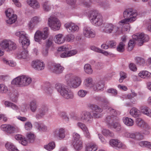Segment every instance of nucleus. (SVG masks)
Here are the masks:
<instances>
[{"instance_id":"64","label":"nucleus","mask_w":151,"mask_h":151,"mask_svg":"<svg viewBox=\"0 0 151 151\" xmlns=\"http://www.w3.org/2000/svg\"><path fill=\"white\" fill-rule=\"evenodd\" d=\"M32 127V125L31 123L29 122H26L24 124V128L27 131L30 130Z\"/></svg>"},{"instance_id":"30","label":"nucleus","mask_w":151,"mask_h":151,"mask_svg":"<svg viewBox=\"0 0 151 151\" xmlns=\"http://www.w3.org/2000/svg\"><path fill=\"white\" fill-rule=\"evenodd\" d=\"M29 106L30 109L32 112H35L37 109L36 100L35 99L31 100L29 102Z\"/></svg>"},{"instance_id":"7","label":"nucleus","mask_w":151,"mask_h":151,"mask_svg":"<svg viewBox=\"0 0 151 151\" xmlns=\"http://www.w3.org/2000/svg\"><path fill=\"white\" fill-rule=\"evenodd\" d=\"M0 46L7 52L14 51L17 48L16 43L10 39H5L0 41Z\"/></svg>"},{"instance_id":"53","label":"nucleus","mask_w":151,"mask_h":151,"mask_svg":"<svg viewBox=\"0 0 151 151\" xmlns=\"http://www.w3.org/2000/svg\"><path fill=\"white\" fill-rule=\"evenodd\" d=\"M123 136L124 137L127 138L134 139L135 133L127 131L123 134Z\"/></svg>"},{"instance_id":"5","label":"nucleus","mask_w":151,"mask_h":151,"mask_svg":"<svg viewBox=\"0 0 151 151\" xmlns=\"http://www.w3.org/2000/svg\"><path fill=\"white\" fill-rule=\"evenodd\" d=\"M88 17L91 22L95 26H99L103 24L102 17L97 11H92L88 15Z\"/></svg>"},{"instance_id":"20","label":"nucleus","mask_w":151,"mask_h":151,"mask_svg":"<svg viewBox=\"0 0 151 151\" xmlns=\"http://www.w3.org/2000/svg\"><path fill=\"white\" fill-rule=\"evenodd\" d=\"M32 66L34 69L38 70H42L44 68L45 65L43 63L39 60L33 61L32 63Z\"/></svg>"},{"instance_id":"37","label":"nucleus","mask_w":151,"mask_h":151,"mask_svg":"<svg viewBox=\"0 0 151 151\" xmlns=\"http://www.w3.org/2000/svg\"><path fill=\"white\" fill-rule=\"evenodd\" d=\"M98 147L95 144L91 143L87 145L85 151H96Z\"/></svg>"},{"instance_id":"6","label":"nucleus","mask_w":151,"mask_h":151,"mask_svg":"<svg viewBox=\"0 0 151 151\" xmlns=\"http://www.w3.org/2000/svg\"><path fill=\"white\" fill-rule=\"evenodd\" d=\"M101 31L107 33H116L117 35H120L122 33L121 28H119L112 24L104 23L103 27L100 29Z\"/></svg>"},{"instance_id":"4","label":"nucleus","mask_w":151,"mask_h":151,"mask_svg":"<svg viewBox=\"0 0 151 151\" xmlns=\"http://www.w3.org/2000/svg\"><path fill=\"white\" fill-rule=\"evenodd\" d=\"M106 107H103L104 109H107L108 111L110 112L105 118L104 121L108 126L110 127L112 126L113 122L119 120L118 118L116 116V112L115 110L108 106H106Z\"/></svg>"},{"instance_id":"46","label":"nucleus","mask_w":151,"mask_h":151,"mask_svg":"<svg viewBox=\"0 0 151 151\" xmlns=\"http://www.w3.org/2000/svg\"><path fill=\"white\" fill-rule=\"evenodd\" d=\"M16 36L19 37V39H24L28 37L27 34L25 32L22 31H18L15 33Z\"/></svg>"},{"instance_id":"15","label":"nucleus","mask_w":151,"mask_h":151,"mask_svg":"<svg viewBox=\"0 0 151 151\" xmlns=\"http://www.w3.org/2000/svg\"><path fill=\"white\" fill-rule=\"evenodd\" d=\"M88 107L91 110L95 111V112L93 114V118L94 117L96 118H100L101 117L102 115L101 113L103 110L100 108L99 106L97 105L89 104L88 106Z\"/></svg>"},{"instance_id":"1","label":"nucleus","mask_w":151,"mask_h":151,"mask_svg":"<svg viewBox=\"0 0 151 151\" xmlns=\"http://www.w3.org/2000/svg\"><path fill=\"white\" fill-rule=\"evenodd\" d=\"M55 88L61 96L66 99H72L74 97L73 92L67 88L63 84L57 83L55 84Z\"/></svg>"},{"instance_id":"8","label":"nucleus","mask_w":151,"mask_h":151,"mask_svg":"<svg viewBox=\"0 0 151 151\" xmlns=\"http://www.w3.org/2000/svg\"><path fill=\"white\" fill-rule=\"evenodd\" d=\"M49 34V28H44L42 30H37L35 33L34 37L35 41L40 43L42 40H45L48 37Z\"/></svg>"},{"instance_id":"43","label":"nucleus","mask_w":151,"mask_h":151,"mask_svg":"<svg viewBox=\"0 0 151 151\" xmlns=\"http://www.w3.org/2000/svg\"><path fill=\"white\" fill-rule=\"evenodd\" d=\"M55 145L54 142H51L44 145V148L48 151H51L55 147Z\"/></svg>"},{"instance_id":"49","label":"nucleus","mask_w":151,"mask_h":151,"mask_svg":"<svg viewBox=\"0 0 151 151\" xmlns=\"http://www.w3.org/2000/svg\"><path fill=\"white\" fill-rule=\"evenodd\" d=\"M110 127H112L114 129L115 131L117 132H120L122 130V127L120 123L118 122H115L112 124V126Z\"/></svg>"},{"instance_id":"3","label":"nucleus","mask_w":151,"mask_h":151,"mask_svg":"<svg viewBox=\"0 0 151 151\" xmlns=\"http://www.w3.org/2000/svg\"><path fill=\"white\" fill-rule=\"evenodd\" d=\"M137 12L133 9H126L123 12V17L125 19L121 20V22H133L137 19Z\"/></svg>"},{"instance_id":"57","label":"nucleus","mask_w":151,"mask_h":151,"mask_svg":"<svg viewBox=\"0 0 151 151\" xmlns=\"http://www.w3.org/2000/svg\"><path fill=\"white\" fill-rule=\"evenodd\" d=\"M5 13L7 17L12 16L13 15H16L14 14L13 10L12 8L8 9L5 11Z\"/></svg>"},{"instance_id":"28","label":"nucleus","mask_w":151,"mask_h":151,"mask_svg":"<svg viewBox=\"0 0 151 151\" xmlns=\"http://www.w3.org/2000/svg\"><path fill=\"white\" fill-rule=\"evenodd\" d=\"M15 139L19 141V142L23 145L26 146L28 143V141L27 139L22 135L17 134L16 135L14 136Z\"/></svg>"},{"instance_id":"39","label":"nucleus","mask_w":151,"mask_h":151,"mask_svg":"<svg viewBox=\"0 0 151 151\" xmlns=\"http://www.w3.org/2000/svg\"><path fill=\"white\" fill-rule=\"evenodd\" d=\"M5 146L6 149L9 151H19L16 147L10 142L6 143Z\"/></svg>"},{"instance_id":"56","label":"nucleus","mask_w":151,"mask_h":151,"mask_svg":"<svg viewBox=\"0 0 151 151\" xmlns=\"http://www.w3.org/2000/svg\"><path fill=\"white\" fill-rule=\"evenodd\" d=\"M3 63L7 65H9L12 67L15 66L16 65V63L13 60H7L5 58H3L2 59Z\"/></svg>"},{"instance_id":"11","label":"nucleus","mask_w":151,"mask_h":151,"mask_svg":"<svg viewBox=\"0 0 151 151\" xmlns=\"http://www.w3.org/2000/svg\"><path fill=\"white\" fill-rule=\"evenodd\" d=\"M1 129L7 134H12L19 131V128L15 125L10 124H2L1 126Z\"/></svg>"},{"instance_id":"29","label":"nucleus","mask_w":151,"mask_h":151,"mask_svg":"<svg viewBox=\"0 0 151 151\" xmlns=\"http://www.w3.org/2000/svg\"><path fill=\"white\" fill-rule=\"evenodd\" d=\"M130 115L134 118H137L141 115L140 111L135 107H132L130 110Z\"/></svg>"},{"instance_id":"62","label":"nucleus","mask_w":151,"mask_h":151,"mask_svg":"<svg viewBox=\"0 0 151 151\" xmlns=\"http://www.w3.org/2000/svg\"><path fill=\"white\" fill-rule=\"evenodd\" d=\"M73 142H78L79 141H81L80 135L76 132H74L73 134Z\"/></svg>"},{"instance_id":"9","label":"nucleus","mask_w":151,"mask_h":151,"mask_svg":"<svg viewBox=\"0 0 151 151\" xmlns=\"http://www.w3.org/2000/svg\"><path fill=\"white\" fill-rule=\"evenodd\" d=\"M76 119L78 121H83L87 124H91L93 121V116L91 113L87 111H82Z\"/></svg>"},{"instance_id":"40","label":"nucleus","mask_w":151,"mask_h":151,"mask_svg":"<svg viewBox=\"0 0 151 151\" xmlns=\"http://www.w3.org/2000/svg\"><path fill=\"white\" fill-rule=\"evenodd\" d=\"M138 76L142 78H147L151 77V73L147 71L142 70L138 73Z\"/></svg>"},{"instance_id":"35","label":"nucleus","mask_w":151,"mask_h":151,"mask_svg":"<svg viewBox=\"0 0 151 151\" xmlns=\"http://www.w3.org/2000/svg\"><path fill=\"white\" fill-rule=\"evenodd\" d=\"M122 120L124 123L127 126H132L134 124V120L130 118L124 117Z\"/></svg>"},{"instance_id":"60","label":"nucleus","mask_w":151,"mask_h":151,"mask_svg":"<svg viewBox=\"0 0 151 151\" xmlns=\"http://www.w3.org/2000/svg\"><path fill=\"white\" fill-rule=\"evenodd\" d=\"M144 138V136L142 133L139 132H137L135 133L134 139L135 140H139Z\"/></svg>"},{"instance_id":"25","label":"nucleus","mask_w":151,"mask_h":151,"mask_svg":"<svg viewBox=\"0 0 151 151\" xmlns=\"http://www.w3.org/2000/svg\"><path fill=\"white\" fill-rule=\"evenodd\" d=\"M27 3L34 9H37L40 7V4L37 0H27Z\"/></svg>"},{"instance_id":"52","label":"nucleus","mask_w":151,"mask_h":151,"mask_svg":"<svg viewBox=\"0 0 151 151\" xmlns=\"http://www.w3.org/2000/svg\"><path fill=\"white\" fill-rule=\"evenodd\" d=\"M32 78L28 76L24 75V86L29 85L32 82Z\"/></svg>"},{"instance_id":"55","label":"nucleus","mask_w":151,"mask_h":151,"mask_svg":"<svg viewBox=\"0 0 151 151\" xmlns=\"http://www.w3.org/2000/svg\"><path fill=\"white\" fill-rule=\"evenodd\" d=\"M27 137L29 142H33L35 138V134L31 132H29L27 133Z\"/></svg>"},{"instance_id":"34","label":"nucleus","mask_w":151,"mask_h":151,"mask_svg":"<svg viewBox=\"0 0 151 151\" xmlns=\"http://www.w3.org/2000/svg\"><path fill=\"white\" fill-rule=\"evenodd\" d=\"M35 125L40 131L46 132L47 130V127L41 122H36L35 123Z\"/></svg>"},{"instance_id":"63","label":"nucleus","mask_w":151,"mask_h":151,"mask_svg":"<svg viewBox=\"0 0 151 151\" xmlns=\"http://www.w3.org/2000/svg\"><path fill=\"white\" fill-rule=\"evenodd\" d=\"M76 126L78 128L81 129L83 131L86 129L87 128L85 124L81 122H78L76 124Z\"/></svg>"},{"instance_id":"2","label":"nucleus","mask_w":151,"mask_h":151,"mask_svg":"<svg viewBox=\"0 0 151 151\" xmlns=\"http://www.w3.org/2000/svg\"><path fill=\"white\" fill-rule=\"evenodd\" d=\"M67 85L71 88H76L79 87L82 83L80 77L72 74H68L65 77Z\"/></svg>"},{"instance_id":"44","label":"nucleus","mask_w":151,"mask_h":151,"mask_svg":"<svg viewBox=\"0 0 151 151\" xmlns=\"http://www.w3.org/2000/svg\"><path fill=\"white\" fill-rule=\"evenodd\" d=\"M91 47L92 50L96 52L102 53L105 56H107L111 55L110 52L105 50H102L101 49L96 47L95 46H92Z\"/></svg>"},{"instance_id":"16","label":"nucleus","mask_w":151,"mask_h":151,"mask_svg":"<svg viewBox=\"0 0 151 151\" xmlns=\"http://www.w3.org/2000/svg\"><path fill=\"white\" fill-rule=\"evenodd\" d=\"M42 21V19L39 16H35L31 19L28 24L30 29L32 30L36 27Z\"/></svg>"},{"instance_id":"31","label":"nucleus","mask_w":151,"mask_h":151,"mask_svg":"<svg viewBox=\"0 0 151 151\" xmlns=\"http://www.w3.org/2000/svg\"><path fill=\"white\" fill-rule=\"evenodd\" d=\"M104 88V84L103 82L100 81L94 84L93 89V91H98L103 90Z\"/></svg>"},{"instance_id":"59","label":"nucleus","mask_w":151,"mask_h":151,"mask_svg":"<svg viewBox=\"0 0 151 151\" xmlns=\"http://www.w3.org/2000/svg\"><path fill=\"white\" fill-rule=\"evenodd\" d=\"M87 94V91L86 90L82 89L79 90L77 93V95L80 98L84 97Z\"/></svg>"},{"instance_id":"32","label":"nucleus","mask_w":151,"mask_h":151,"mask_svg":"<svg viewBox=\"0 0 151 151\" xmlns=\"http://www.w3.org/2000/svg\"><path fill=\"white\" fill-rule=\"evenodd\" d=\"M43 9L45 12H49L52 6L49 1H45L42 4Z\"/></svg>"},{"instance_id":"41","label":"nucleus","mask_w":151,"mask_h":151,"mask_svg":"<svg viewBox=\"0 0 151 151\" xmlns=\"http://www.w3.org/2000/svg\"><path fill=\"white\" fill-rule=\"evenodd\" d=\"M19 42L22 45V47L24 49L26 48L29 45V40L28 37L25 38L24 39H19Z\"/></svg>"},{"instance_id":"27","label":"nucleus","mask_w":151,"mask_h":151,"mask_svg":"<svg viewBox=\"0 0 151 151\" xmlns=\"http://www.w3.org/2000/svg\"><path fill=\"white\" fill-rule=\"evenodd\" d=\"M94 84L92 78L90 77L86 78L83 82V85L84 86L89 88H93Z\"/></svg>"},{"instance_id":"45","label":"nucleus","mask_w":151,"mask_h":151,"mask_svg":"<svg viewBox=\"0 0 151 151\" xmlns=\"http://www.w3.org/2000/svg\"><path fill=\"white\" fill-rule=\"evenodd\" d=\"M7 17L8 19L6 20V22L8 24H11L14 23L17 19V15H13V16Z\"/></svg>"},{"instance_id":"42","label":"nucleus","mask_w":151,"mask_h":151,"mask_svg":"<svg viewBox=\"0 0 151 151\" xmlns=\"http://www.w3.org/2000/svg\"><path fill=\"white\" fill-rule=\"evenodd\" d=\"M19 96L18 92L17 91H14L10 96V99L13 102H17Z\"/></svg>"},{"instance_id":"36","label":"nucleus","mask_w":151,"mask_h":151,"mask_svg":"<svg viewBox=\"0 0 151 151\" xmlns=\"http://www.w3.org/2000/svg\"><path fill=\"white\" fill-rule=\"evenodd\" d=\"M131 93L128 94H124L122 97V100H124V99H131L137 96V94L133 90H131Z\"/></svg>"},{"instance_id":"54","label":"nucleus","mask_w":151,"mask_h":151,"mask_svg":"<svg viewBox=\"0 0 151 151\" xmlns=\"http://www.w3.org/2000/svg\"><path fill=\"white\" fill-rule=\"evenodd\" d=\"M150 127L149 125L143 128V130L142 132V134L144 136L149 135L150 133Z\"/></svg>"},{"instance_id":"26","label":"nucleus","mask_w":151,"mask_h":151,"mask_svg":"<svg viewBox=\"0 0 151 151\" xmlns=\"http://www.w3.org/2000/svg\"><path fill=\"white\" fill-rule=\"evenodd\" d=\"M129 22H121V20L119 22V24L122 27H120L119 28H121V30L122 31V34L123 32L128 31L130 30V25L128 23Z\"/></svg>"},{"instance_id":"38","label":"nucleus","mask_w":151,"mask_h":151,"mask_svg":"<svg viewBox=\"0 0 151 151\" xmlns=\"http://www.w3.org/2000/svg\"><path fill=\"white\" fill-rule=\"evenodd\" d=\"M17 56L18 58L20 59H27L29 57L28 52L27 50H24L21 53H18Z\"/></svg>"},{"instance_id":"13","label":"nucleus","mask_w":151,"mask_h":151,"mask_svg":"<svg viewBox=\"0 0 151 151\" xmlns=\"http://www.w3.org/2000/svg\"><path fill=\"white\" fill-rule=\"evenodd\" d=\"M65 132L66 130L65 128H58L53 130V134L55 138L61 140L65 138Z\"/></svg>"},{"instance_id":"22","label":"nucleus","mask_w":151,"mask_h":151,"mask_svg":"<svg viewBox=\"0 0 151 151\" xmlns=\"http://www.w3.org/2000/svg\"><path fill=\"white\" fill-rule=\"evenodd\" d=\"M65 27L69 32L78 31L79 29L78 27L73 23H67L65 24Z\"/></svg>"},{"instance_id":"14","label":"nucleus","mask_w":151,"mask_h":151,"mask_svg":"<svg viewBox=\"0 0 151 151\" xmlns=\"http://www.w3.org/2000/svg\"><path fill=\"white\" fill-rule=\"evenodd\" d=\"M110 145L113 148L116 149H125L127 148V146L117 139H111L109 141Z\"/></svg>"},{"instance_id":"51","label":"nucleus","mask_w":151,"mask_h":151,"mask_svg":"<svg viewBox=\"0 0 151 151\" xmlns=\"http://www.w3.org/2000/svg\"><path fill=\"white\" fill-rule=\"evenodd\" d=\"M8 88L7 86L3 84H0V93L5 94L7 93Z\"/></svg>"},{"instance_id":"33","label":"nucleus","mask_w":151,"mask_h":151,"mask_svg":"<svg viewBox=\"0 0 151 151\" xmlns=\"http://www.w3.org/2000/svg\"><path fill=\"white\" fill-rule=\"evenodd\" d=\"M136 124L137 126L142 128H143L149 124L141 118H137L136 121Z\"/></svg>"},{"instance_id":"47","label":"nucleus","mask_w":151,"mask_h":151,"mask_svg":"<svg viewBox=\"0 0 151 151\" xmlns=\"http://www.w3.org/2000/svg\"><path fill=\"white\" fill-rule=\"evenodd\" d=\"M73 145L74 148L77 150H81L83 146L82 142L81 141H79L76 142H73Z\"/></svg>"},{"instance_id":"23","label":"nucleus","mask_w":151,"mask_h":151,"mask_svg":"<svg viewBox=\"0 0 151 151\" xmlns=\"http://www.w3.org/2000/svg\"><path fill=\"white\" fill-rule=\"evenodd\" d=\"M64 68L59 64H54L51 67L50 70L52 72L56 74L61 73Z\"/></svg>"},{"instance_id":"17","label":"nucleus","mask_w":151,"mask_h":151,"mask_svg":"<svg viewBox=\"0 0 151 151\" xmlns=\"http://www.w3.org/2000/svg\"><path fill=\"white\" fill-rule=\"evenodd\" d=\"M83 35L86 37L93 38L96 36L95 32L91 27L86 26L83 29Z\"/></svg>"},{"instance_id":"12","label":"nucleus","mask_w":151,"mask_h":151,"mask_svg":"<svg viewBox=\"0 0 151 151\" xmlns=\"http://www.w3.org/2000/svg\"><path fill=\"white\" fill-rule=\"evenodd\" d=\"M133 39L139 42V45L141 46L144 42H148L149 40V36L144 33H137L132 36Z\"/></svg>"},{"instance_id":"10","label":"nucleus","mask_w":151,"mask_h":151,"mask_svg":"<svg viewBox=\"0 0 151 151\" xmlns=\"http://www.w3.org/2000/svg\"><path fill=\"white\" fill-rule=\"evenodd\" d=\"M47 24L54 31L59 30L61 26L59 20L53 16H51L48 18Z\"/></svg>"},{"instance_id":"21","label":"nucleus","mask_w":151,"mask_h":151,"mask_svg":"<svg viewBox=\"0 0 151 151\" xmlns=\"http://www.w3.org/2000/svg\"><path fill=\"white\" fill-rule=\"evenodd\" d=\"M47 110V106L45 105H42L39 109V113L36 115V118L37 119L42 118L45 115Z\"/></svg>"},{"instance_id":"50","label":"nucleus","mask_w":151,"mask_h":151,"mask_svg":"<svg viewBox=\"0 0 151 151\" xmlns=\"http://www.w3.org/2000/svg\"><path fill=\"white\" fill-rule=\"evenodd\" d=\"M139 145L142 147L151 148V143L147 141H142L139 142Z\"/></svg>"},{"instance_id":"48","label":"nucleus","mask_w":151,"mask_h":151,"mask_svg":"<svg viewBox=\"0 0 151 151\" xmlns=\"http://www.w3.org/2000/svg\"><path fill=\"white\" fill-rule=\"evenodd\" d=\"M84 70L85 72L88 74H91L93 72V70L91 65L88 64H87L84 66Z\"/></svg>"},{"instance_id":"19","label":"nucleus","mask_w":151,"mask_h":151,"mask_svg":"<svg viewBox=\"0 0 151 151\" xmlns=\"http://www.w3.org/2000/svg\"><path fill=\"white\" fill-rule=\"evenodd\" d=\"M24 75H22L14 79L12 81V84L18 87H24Z\"/></svg>"},{"instance_id":"61","label":"nucleus","mask_w":151,"mask_h":151,"mask_svg":"<svg viewBox=\"0 0 151 151\" xmlns=\"http://www.w3.org/2000/svg\"><path fill=\"white\" fill-rule=\"evenodd\" d=\"M102 132L104 135L106 136L113 137L114 136L113 133L110 132L109 130L104 129L103 130Z\"/></svg>"},{"instance_id":"18","label":"nucleus","mask_w":151,"mask_h":151,"mask_svg":"<svg viewBox=\"0 0 151 151\" xmlns=\"http://www.w3.org/2000/svg\"><path fill=\"white\" fill-rule=\"evenodd\" d=\"M4 104L5 107L10 108L13 110L16 111H19L20 109L22 111L25 112L27 111L26 109H22L21 106L20 107L15 104L9 101H4Z\"/></svg>"},{"instance_id":"58","label":"nucleus","mask_w":151,"mask_h":151,"mask_svg":"<svg viewBox=\"0 0 151 151\" xmlns=\"http://www.w3.org/2000/svg\"><path fill=\"white\" fill-rule=\"evenodd\" d=\"M125 46V43H123L122 42H120L117 47V50L119 52H122L124 50Z\"/></svg>"},{"instance_id":"24","label":"nucleus","mask_w":151,"mask_h":151,"mask_svg":"<svg viewBox=\"0 0 151 151\" xmlns=\"http://www.w3.org/2000/svg\"><path fill=\"white\" fill-rule=\"evenodd\" d=\"M65 40V37L61 34H59L56 35L54 38V41L55 43L58 44L63 43Z\"/></svg>"}]
</instances>
